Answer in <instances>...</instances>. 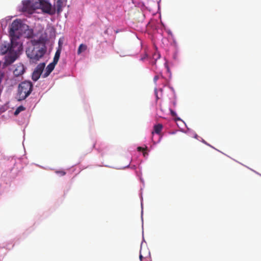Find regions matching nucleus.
<instances>
[{
  "instance_id": "23",
  "label": "nucleus",
  "mask_w": 261,
  "mask_h": 261,
  "mask_svg": "<svg viewBox=\"0 0 261 261\" xmlns=\"http://www.w3.org/2000/svg\"><path fill=\"white\" fill-rule=\"evenodd\" d=\"M167 32H168V34H169V35H171V37H172V34H171V32L170 31H167Z\"/></svg>"
},
{
  "instance_id": "13",
  "label": "nucleus",
  "mask_w": 261,
  "mask_h": 261,
  "mask_svg": "<svg viewBox=\"0 0 261 261\" xmlns=\"http://www.w3.org/2000/svg\"><path fill=\"white\" fill-rule=\"evenodd\" d=\"M45 64L44 63H40L37 65L35 69V71H37L40 73H42V71L45 67Z\"/></svg>"
},
{
  "instance_id": "21",
  "label": "nucleus",
  "mask_w": 261,
  "mask_h": 261,
  "mask_svg": "<svg viewBox=\"0 0 261 261\" xmlns=\"http://www.w3.org/2000/svg\"><path fill=\"white\" fill-rule=\"evenodd\" d=\"M137 149L138 151H142L144 150L143 148L141 147H138Z\"/></svg>"
},
{
  "instance_id": "8",
  "label": "nucleus",
  "mask_w": 261,
  "mask_h": 261,
  "mask_svg": "<svg viewBox=\"0 0 261 261\" xmlns=\"http://www.w3.org/2000/svg\"><path fill=\"white\" fill-rule=\"evenodd\" d=\"M24 68L23 65H18L13 71L14 74L16 76L21 75L24 72Z\"/></svg>"
},
{
  "instance_id": "22",
  "label": "nucleus",
  "mask_w": 261,
  "mask_h": 261,
  "mask_svg": "<svg viewBox=\"0 0 261 261\" xmlns=\"http://www.w3.org/2000/svg\"><path fill=\"white\" fill-rule=\"evenodd\" d=\"M158 79H159V76L158 75H156L154 77V81H156Z\"/></svg>"
},
{
  "instance_id": "9",
  "label": "nucleus",
  "mask_w": 261,
  "mask_h": 261,
  "mask_svg": "<svg viewBox=\"0 0 261 261\" xmlns=\"http://www.w3.org/2000/svg\"><path fill=\"white\" fill-rule=\"evenodd\" d=\"M55 65L53 64L50 63L46 67L45 72L43 74V77H47L49 74L52 72V71L54 69Z\"/></svg>"
},
{
  "instance_id": "24",
  "label": "nucleus",
  "mask_w": 261,
  "mask_h": 261,
  "mask_svg": "<svg viewBox=\"0 0 261 261\" xmlns=\"http://www.w3.org/2000/svg\"><path fill=\"white\" fill-rule=\"evenodd\" d=\"M139 257H140V259L141 260H142V258L143 256H142V254H141V252H140V254Z\"/></svg>"
},
{
  "instance_id": "15",
  "label": "nucleus",
  "mask_w": 261,
  "mask_h": 261,
  "mask_svg": "<svg viewBox=\"0 0 261 261\" xmlns=\"http://www.w3.org/2000/svg\"><path fill=\"white\" fill-rule=\"evenodd\" d=\"M15 59L16 58L14 56H8L6 59V63L7 64H10L12 63L15 60Z\"/></svg>"
},
{
  "instance_id": "3",
  "label": "nucleus",
  "mask_w": 261,
  "mask_h": 261,
  "mask_svg": "<svg viewBox=\"0 0 261 261\" xmlns=\"http://www.w3.org/2000/svg\"><path fill=\"white\" fill-rule=\"evenodd\" d=\"M21 44L15 41L13 38H11V44H4L0 46V54L4 55L7 53L12 54L20 51L21 48Z\"/></svg>"
},
{
  "instance_id": "6",
  "label": "nucleus",
  "mask_w": 261,
  "mask_h": 261,
  "mask_svg": "<svg viewBox=\"0 0 261 261\" xmlns=\"http://www.w3.org/2000/svg\"><path fill=\"white\" fill-rule=\"evenodd\" d=\"M22 23L20 20L16 19L13 21L11 24L10 34L11 38H13L15 39V33L18 31L21 28Z\"/></svg>"
},
{
  "instance_id": "5",
  "label": "nucleus",
  "mask_w": 261,
  "mask_h": 261,
  "mask_svg": "<svg viewBox=\"0 0 261 261\" xmlns=\"http://www.w3.org/2000/svg\"><path fill=\"white\" fill-rule=\"evenodd\" d=\"M36 1H27L23 2L22 11L29 14H33L36 9Z\"/></svg>"
},
{
  "instance_id": "16",
  "label": "nucleus",
  "mask_w": 261,
  "mask_h": 261,
  "mask_svg": "<svg viewBox=\"0 0 261 261\" xmlns=\"http://www.w3.org/2000/svg\"><path fill=\"white\" fill-rule=\"evenodd\" d=\"M25 108L22 106H19L15 110V111L14 112V115L15 116H17L19 114V113H20L21 112L25 110Z\"/></svg>"
},
{
  "instance_id": "12",
  "label": "nucleus",
  "mask_w": 261,
  "mask_h": 261,
  "mask_svg": "<svg viewBox=\"0 0 261 261\" xmlns=\"http://www.w3.org/2000/svg\"><path fill=\"white\" fill-rule=\"evenodd\" d=\"M87 49V46L84 44H81L80 45L77 49V53L78 55H80L82 52L85 51Z\"/></svg>"
},
{
  "instance_id": "2",
  "label": "nucleus",
  "mask_w": 261,
  "mask_h": 261,
  "mask_svg": "<svg viewBox=\"0 0 261 261\" xmlns=\"http://www.w3.org/2000/svg\"><path fill=\"white\" fill-rule=\"evenodd\" d=\"M33 90V84L30 81L21 82L18 86V95L19 100L25 99Z\"/></svg>"
},
{
  "instance_id": "10",
  "label": "nucleus",
  "mask_w": 261,
  "mask_h": 261,
  "mask_svg": "<svg viewBox=\"0 0 261 261\" xmlns=\"http://www.w3.org/2000/svg\"><path fill=\"white\" fill-rule=\"evenodd\" d=\"M64 0H57L55 4V7L57 9V11L58 13H60L62 9V7L63 6Z\"/></svg>"
},
{
  "instance_id": "25",
  "label": "nucleus",
  "mask_w": 261,
  "mask_h": 261,
  "mask_svg": "<svg viewBox=\"0 0 261 261\" xmlns=\"http://www.w3.org/2000/svg\"><path fill=\"white\" fill-rule=\"evenodd\" d=\"M156 97L157 98H158V95H157L156 93Z\"/></svg>"
},
{
  "instance_id": "14",
  "label": "nucleus",
  "mask_w": 261,
  "mask_h": 261,
  "mask_svg": "<svg viewBox=\"0 0 261 261\" xmlns=\"http://www.w3.org/2000/svg\"><path fill=\"white\" fill-rule=\"evenodd\" d=\"M41 74V73H39L37 71L34 70L32 76V80L34 81H37L39 79Z\"/></svg>"
},
{
  "instance_id": "20",
  "label": "nucleus",
  "mask_w": 261,
  "mask_h": 261,
  "mask_svg": "<svg viewBox=\"0 0 261 261\" xmlns=\"http://www.w3.org/2000/svg\"><path fill=\"white\" fill-rule=\"evenodd\" d=\"M166 68L167 69V72L169 73V75L170 76L171 73H170V70H169L168 66V65H166Z\"/></svg>"
},
{
  "instance_id": "11",
  "label": "nucleus",
  "mask_w": 261,
  "mask_h": 261,
  "mask_svg": "<svg viewBox=\"0 0 261 261\" xmlns=\"http://www.w3.org/2000/svg\"><path fill=\"white\" fill-rule=\"evenodd\" d=\"M60 53H61L60 50L58 49V50H57V51L56 52L55 55L54 56V58L53 62L52 63H51V64H53L54 65H55L58 63L59 58H60Z\"/></svg>"
},
{
  "instance_id": "4",
  "label": "nucleus",
  "mask_w": 261,
  "mask_h": 261,
  "mask_svg": "<svg viewBox=\"0 0 261 261\" xmlns=\"http://www.w3.org/2000/svg\"><path fill=\"white\" fill-rule=\"evenodd\" d=\"M36 8L41 9L45 13L53 15L56 12V8L46 0H36Z\"/></svg>"
},
{
  "instance_id": "18",
  "label": "nucleus",
  "mask_w": 261,
  "mask_h": 261,
  "mask_svg": "<svg viewBox=\"0 0 261 261\" xmlns=\"http://www.w3.org/2000/svg\"><path fill=\"white\" fill-rule=\"evenodd\" d=\"M170 113L171 115L174 117L175 120H180V119L178 117H176V113L173 111L172 109H170Z\"/></svg>"
},
{
  "instance_id": "1",
  "label": "nucleus",
  "mask_w": 261,
  "mask_h": 261,
  "mask_svg": "<svg viewBox=\"0 0 261 261\" xmlns=\"http://www.w3.org/2000/svg\"><path fill=\"white\" fill-rule=\"evenodd\" d=\"M32 46L26 50L28 57L31 62L36 63L44 55L46 47L45 42L43 39L31 40Z\"/></svg>"
},
{
  "instance_id": "19",
  "label": "nucleus",
  "mask_w": 261,
  "mask_h": 261,
  "mask_svg": "<svg viewBox=\"0 0 261 261\" xmlns=\"http://www.w3.org/2000/svg\"><path fill=\"white\" fill-rule=\"evenodd\" d=\"M56 173L60 176H64L66 174V172L63 170L56 171Z\"/></svg>"
},
{
  "instance_id": "17",
  "label": "nucleus",
  "mask_w": 261,
  "mask_h": 261,
  "mask_svg": "<svg viewBox=\"0 0 261 261\" xmlns=\"http://www.w3.org/2000/svg\"><path fill=\"white\" fill-rule=\"evenodd\" d=\"M161 58V54L159 53H155L153 55V59L154 60L153 63L155 64L157 59Z\"/></svg>"
},
{
  "instance_id": "7",
  "label": "nucleus",
  "mask_w": 261,
  "mask_h": 261,
  "mask_svg": "<svg viewBox=\"0 0 261 261\" xmlns=\"http://www.w3.org/2000/svg\"><path fill=\"white\" fill-rule=\"evenodd\" d=\"M162 127H163V126L161 124H159L154 126L153 131L152 132V134L153 135V137H152V139L154 142H155V141L153 140V137L154 136V134H156V137H158V138L159 140L161 139L160 133L162 129Z\"/></svg>"
}]
</instances>
